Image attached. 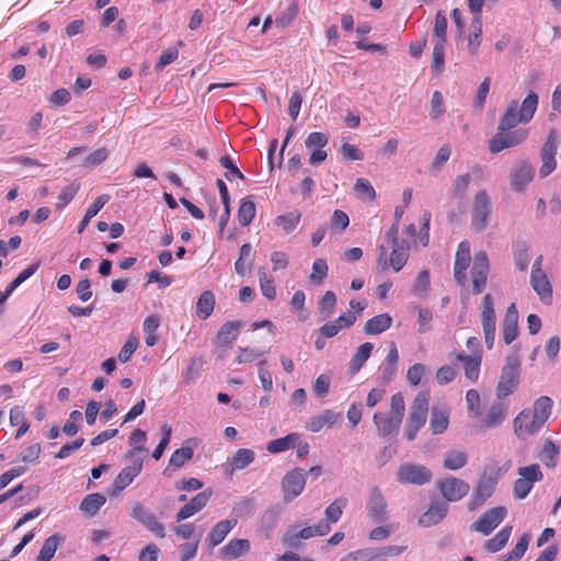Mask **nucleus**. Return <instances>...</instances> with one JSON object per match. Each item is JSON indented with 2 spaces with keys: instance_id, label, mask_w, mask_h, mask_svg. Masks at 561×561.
Segmentation results:
<instances>
[{
  "instance_id": "54",
  "label": "nucleus",
  "mask_w": 561,
  "mask_h": 561,
  "mask_svg": "<svg viewBox=\"0 0 561 561\" xmlns=\"http://www.w3.org/2000/svg\"><path fill=\"white\" fill-rule=\"evenodd\" d=\"M147 440L146 432L136 428L133 431V433L129 436V445L133 447V449L128 450L126 454V457L131 458L135 456L136 453L145 451L142 444Z\"/></svg>"
},
{
  "instance_id": "46",
  "label": "nucleus",
  "mask_w": 561,
  "mask_h": 561,
  "mask_svg": "<svg viewBox=\"0 0 561 561\" xmlns=\"http://www.w3.org/2000/svg\"><path fill=\"white\" fill-rule=\"evenodd\" d=\"M256 213L255 204L250 197L243 198L238 208V221L242 227H247L254 219Z\"/></svg>"
},
{
  "instance_id": "56",
  "label": "nucleus",
  "mask_w": 561,
  "mask_h": 561,
  "mask_svg": "<svg viewBox=\"0 0 561 561\" xmlns=\"http://www.w3.org/2000/svg\"><path fill=\"white\" fill-rule=\"evenodd\" d=\"M259 280L263 296L270 300L275 299L276 289L273 285V279L266 274L264 270L259 271Z\"/></svg>"
},
{
  "instance_id": "33",
  "label": "nucleus",
  "mask_w": 561,
  "mask_h": 561,
  "mask_svg": "<svg viewBox=\"0 0 561 561\" xmlns=\"http://www.w3.org/2000/svg\"><path fill=\"white\" fill-rule=\"evenodd\" d=\"M106 503V497L101 493L88 494L80 503V511L89 517H94Z\"/></svg>"
},
{
  "instance_id": "48",
  "label": "nucleus",
  "mask_w": 561,
  "mask_h": 561,
  "mask_svg": "<svg viewBox=\"0 0 561 561\" xmlns=\"http://www.w3.org/2000/svg\"><path fill=\"white\" fill-rule=\"evenodd\" d=\"M559 456V446L552 440L547 439L543 443L542 450L540 453V460L548 468H554Z\"/></svg>"
},
{
  "instance_id": "25",
  "label": "nucleus",
  "mask_w": 561,
  "mask_h": 561,
  "mask_svg": "<svg viewBox=\"0 0 561 561\" xmlns=\"http://www.w3.org/2000/svg\"><path fill=\"white\" fill-rule=\"evenodd\" d=\"M448 504L443 501H433L428 510L420 517L419 524L424 527H430L438 524L447 514Z\"/></svg>"
},
{
  "instance_id": "5",
  "label": "nucleus",
  "mask_w": 561,
  "mask_h": 561,
  "mask_svg": "<svg viewBox=\"0 0 561 561\" xmlns=\"http://www.w3.org/2000/svg\"><path fill=\"white\" fill-rule=\"evenodd\" d=\"M517 473L519 478L514 482L513 493L515 499L523 500L528 496L534 484L543 479V474L537 463L520 467L518 468Z\"/></svg>"
},
{
  "instance_id": "39",
  "label": "nucleus",
  "mask_w": 561,
  "mask_h": 561,
  "mask_svg": "<svg viewBox=\"0 0 561 561\" xmlns=\"http://www.w3.org/2000/svg\"><path fill=\"white\" fill-rule=\"evenodd\" d=\"M374 345L370 342H366L358 346L356 353L353 355L350 363L351 374H356L360 370L365 362L369 358L373 352Z\"/></svg>"
},
{
  "instance_id": "18",
  "label": "nucleus",
  "mask_w": 561,
  "mask_h": 561,
  "mask_svg": "<svg viewBox=\"0 0 561 561\" xmlns=\"http://www.w3.org/2000/svg\"><path fill=\"white\" fill-rule=\"evenodd\" d=\"M542 426L541 423H537V419H535L530 410H523L513 421L514 432L518 438L534 435Z\"/></svg>"
},
{
  "instance_id": "44",
  "label": "nucleus",
  "mask_w": 561,
  "mask_h": 561,
  "mask_svg": "<svg viewBox=\"0 0 561 561\" xmlns=\"http://www.w3.org/2000/svg\"><path fill=\"white\" fill-rule=\"evenodd\" d=\"M336 306V295L332 290L325 291L318 302V309L321 320L330 319Z\"/></svg>"
},
{
  "instance_id": "15",
  "label": "nucleus",
  "mask_w": 561,
  "mask_h": 561,
  "mask_svg": "<svg viewBox=\"0 0 561 561\" xmlns=\"http://www.w3.org/2000/svg\"><path fill=\"white\" fill-rule=\"evenodd\" d=\"M367 514L377 524L385 523L389 518L386 500L378 488H373L369 492Z\"/></svg>"
},
{
  "instance_id": "4",
  "label": "nucleus",
  "mask_w": 561,
  "mask_h": 561,
  "mask_svg": "<svg viewBox=\"0 0 561 561\" xmlns=\"http://www.w3.org/2000/svg\"><path fill=\"white\" fill-rule=\"evenodd\" d=\"M492 214V203L485 190L476 193L471 207V228L482 232L489 225Z\"/></svg>"
},
{
  "instance_id": "28",
  "label": "nucleus",
  "mask_w": 561,
  "mask_h": 561,
  "mask_svg": "<svg viewBox=\"0 0 561 561\" xmlns=\"http://www.w3.org/2000/svg\"><path fill=\"white\" fill-rule=\"evenodd\" d=\"M242 327L240 321H227L218 330L215 343L218 346H229L238 337L239 331Z\"/></svg>"
},
{
  "instance_id": "17",
  "label": "nucleus",
  "mask_w": 561,
  "mask_h": 561,
  "mask_svg": "<svg viewBox=\"0 0 561 561\" xmlns=\"http://www.w3.org/2000/svg\"><path fill=\"white\" fill-rule=\"evenodd\" d=\"M141 470L142 460L140 458L135 459L133 461V465L122 469V471L114 479L112 490L110 492L111 496H116L121 491L128 486L134 481V479L141 472Z\"/></svg>"
},
{
  "instance_id": "35",
  "label": "nucleus",
  "mask_w": 561,
  "mask_h": 561,
  "mask_svg": "<svg viewBox=\"0 0 561 561\" xmlns=\"http://www.w3.org/2000/svg\"><path fill=\"white\" fill-rule=\"evenodd\" d=\"M300 438V434L298 433H290L286 435L285 437L276 438L271 440L266 449L271 454H278L286 450H289L294 447H296V444H298V440Z\"/></svg>"
},
{
  "instance_id": "38",
  "label": "nucleus",
  "mask_w": 561,
  "mask_h": 561,
  "mask_svg": "<svg viewBox=\"0 0 561 561\" xmlns=\"http://www.w3.org/2000/svg\"><path fill=\"white\" fill-rule=\"evenodd\" d=\"M248 539H232L222 547L221 553L227 559H237L250 550Z\"/></svg>"
},
{
  "instance_id": "31",
  "label": "nucleus",
  "mask_w": 561,
  "mask_h": 561,
  "mask_svg": "<svg viewBox=\"0 0 561 561\" xmlns=\"http://www.w3.org/2000/svg\"><path fill=\"white\" fill-rule=\"evenodd\" d=\"M392 324V317L389 313H380L369 319L364 327L368 335L380 334L387 331Z\"/></svg>"
},
{
  "instance_id": "3",
  "label": "nucleus",
  "mask_w": 561,
  "mask_h": 561,
  "mask_svg": "<svg viewBox=\"0 0 561 561\" xmlns=\"http://www.w3.org/2000/svg\"><path fill=\"white\" fill-rule=\"evenodd\" d=\"M522 364L517 355H508L501 370L500 380L496 386V397L503 400L514 393L519 385Z\"/></svg>"
},
{
  "instance_id": "50",
  "label": "nucleus",
  "mask_w": 561,
  "mask_h": 561,
  "mask_svg": "<svg viewBox=\"0 0 561 561\" xmlns=\"http://www.w3.org/2000/svg\"><path fill=\"white\" fill-rule=\"evenodd\" d=\"M431 68L436 75L442 73L445 69V43L442 39L435 42Z\"/></svg>"
},
{
  "instance_id": "6",
  "label": "nucleus",
  "mask_w": 561,
  "mask_h": 561,
  "mask_svg": "<svg viewBox=\"0 0 561 561\" xmlns=\"http://www.w3.org/2000/svg\"><path fill=\"white\" fill-rule=\"evenodd\" d=\"M433 478L432 471L423 465L404 462L397 471V481L401 484L423 485Z\"/></svg>"
},
{
  "instance_id": "40",
  "label": "nucleus",
  "mask_w": 561,
  "mask_h": 561,
  "mask_svg": "<svg viewBox=\"0 0 561 561\" xmlns=\"http://www.w3.org/2000/svg\"><path fill=\"white\" fill-rule=\"evenodd\" d=\"M552 405V400L547 396H542L534 402V410L531 414L537 419V423H541L543 425L548 421Z\"/></svg>"
},
{
  "instance_id": "2",
  "label": "nucleus",
  "mask_w": 561,
  "mask_h": 561,
  "mask_svg": "<svg viewBox=\"0 0 561 561\" xmlns=\"http://www.w3.org/2000/svg\"><path fill=\"white\" fill-rule=\"evenodd\" d=\"M430 392L421 391L410 405V412L404 432L408 440H413L417 432L425 425L428 413Z\"/></svg>"
},
{
  "instance_id": "47",
  "label": "nucleus",
  "mask_w": 561,
  "mask_h": 561,
  "mask_svg": "<svg viewBox=\"0 0 561 561\" xmlns=\"http://www.w3.org/2000/svg\"><path fill=\"white\" fill-rule=\"evenodd\" d=\"M347 505V500L343 496L335 499L324 511L325 519L329 525L336 523L343 513V508Z\"/></svg>"
},
{
  "instance_id": "24",
  "label": "nucleus",
  "mask_w": 561,
  "mask_h": 561,
  "mask_svg": "<svg viewBox=\"0 0 561 561\" xmlns=\"http://www.w3.org/2000/svg\"><path fill=\"white\" fill-rule=\"evenodd\" d=\"M399 354L394 342H391L389 353L379 366L380 379L383 383L390 382L398 371Z\"/></svg>"
},
{
  "instance_id": "43",
  "label": "nucleus",
  "mask_w": 561,
  "mask_h": 561,
  "mask_svg": "<svg viewBox=\"0 0 561 561\" xmlns=\"http://www.w3.org/2000/svg\"><path fill=\"white\" fill-rule=\"evenodd\" d=\"M468 462V455L461 450H449L444 456L443 466L448 470H459Z\"/></svg>"
},
{
  "instance_id": "52",
  "label": "nucleus",
  "mask_w": 561,
  "mask_h": 561,
  "mask_svg": "<svg viewBox=\"0 0 561 561\" xmlns=\"http://www.w3.org/2000/svg\"><path fill=\"white\" fill-rule=\"evenodd\" d=\"M470 182L471 175L469 173L458 175L451 184L449 192L450 196L453 198L463 199Z\"/></svg>"
},
{
  "instance_id": "26",
  "label": "nucleus",
  "mask_w": 561,
  "mask_h": 561,
  "mask_svg": "<svg viewBox=\"0 0 561 561\" xmlns=\"http://www.w3.org/2000/svg\"><path fill=\"white\" fill-rule=\"evenodd\" d=\"M236 525L237 520L234 519H224L217 523L206 538L209 548L213 549L220 545Z\"/></svg>"
},
{
  "instance_id": "55",
  "label": "nucleus",
  "mask_w": 561,
  "mask_h": 561,
  "mask_svg": "<svg viewBox=\"0 0 561 561\" xmlns=\"http://www.w3.org/2000/svg\"><path fill=\"white\" fill-rule=\"evenodd\" d=\"M204 366V360L201 357L192 358L183 371V378L186 383H192L197 380Z\"/></svg>"
},
{
  "instance_id": "8",
  "label": "nucleus",
  "mask_w": 561,
  "mask_h": 561,
  "mask_svg": "<svg viewBox=\"0 0 561 561\" xmlns=\"http://www.w3.org/2000/svg\"><path fill=\"white\" fill-rule=\"evenodd\" d=\"M481 324L485 344L488 348H492L495 340L496 316L493 307V298L490 294L484 295L482 299Z\"/></svg>"
},
{
  "instance_id": "57",
  "label": "nucleus",
  "mask_w": 561,
  "mask_h": 561,
  "mask_svg": "<svg viewBox=\"0 0 561 561\" xmlns=\"http://www.w3.org/2000/svg\"><path fill=\"white\" fill-rule=\"evenodd\" d=\"M279 512L280 510L278 506L268 507L264 512L261 518V524L266 531H272L276 527Z\"/></svg>"
},
{
  "instance_id": "32",
  "label": "nucleus",
  "mask_w": 561,
  "mask_h": 561,
  "mask_svg": "<svg viewBox=\"0 0 561 561\" xmlns=\"http://www.w3.org/2000/svg\"><path fill=\"white\" fill-rule=\"evenodd\" d=\"M253 250L250 243H244L240 248L239 257L234 263L236 273L240 276L247 275L253 263Z\"/></svg>"
},
{
  "instance_id": "16",
  "label": "nucleus",
  "mask_w": 561,
  "mask_h": 561,
  "mask_svg": "<svg viewBox=\"0 0 561 561\" xmlns=\"http://www.w3.org/2000/svg\"><path fill=\"white\" fill-rule=\"evenodd\" d=\"M470 261V244L468 241H461L458 244L454 265V277L456 283L460 286H465L467 282L466 271L469 267Z\"/></svg>"
},
{
  "instance_id": "21",
  "label": "nucleus",
  "mask_w": 561,
  "mask_h": 561,
  "mask_svg": "<svg viewBox=\"0 0 561 561\" xmlns=\"http://www.w3.org/2000/svg\"><path fill=\"white\" fill-rule=\"evenodd\" d=\"M495 481L491 478L482 479L476 485L471 500L468 503L469 511L480 507L494 492Z\"/></svg>"
},
{
  "instance_id": "63",
  "label": "nucleus",
  "mask_w": 561,
  "mask_h": 561,
  "mask_svg": "<svg viewBox=\"0 0 561 561\" xmlns=\"http://www.w3.org/2000/svg\"><path fill=\"white\" fill-rule=\"evenodd\" d=\"M219 162L222 168L227 169V172L225 173V178L228 181H232L233 178H238L243 180L244 175L243 173L238 169V167L233 163L231 158L229 156H222L219 159Z\"/></svg>"
},
{
  "instance_id": "45",
  "label": "nucleus",
  "mask_w": 561,
  "mask_h": 561,
  "mask_svg": "<svg viewBox=\"0 0 561 561\" xmlns=\"http://www.w3.org/2000/svg\"><path fill=\"white\" fill-rule=\"evenodd\" d=\"M409 257V248L405 245V242L402 241V244L392 245V251L390 254V265L396 272H399L403 268Z\"/></svg>"
},
{
  "instance_id": "36",
  "label": "nucleus",
  "mask_w": 561,
  "mask_h": 561,
  "mask_svg": "<svg viewBox=\"0 0 561 561\" xmlns=\"http://www.w3.org/2000/svg\"><path fill=\"white\" fill-rule=\"evenodd\" d=\"M215 295L210 290L201 294L196 302V314L199 319L206 320L214 311Z\"/></svg>"
},
{
  "instance_id": "41",
  "label": "nucleus",
  "mask_w": 561,
  "mask_h": 561,
  "mask_svg": "<svg viewBox=\"0 0 561 561\" xmlns=\"http://www.w3.org/2000/svg\"><path fill=\"white\" fill-rule=\"evenodd\" d=\"M512 530V526H505L502 528L493 538L485 541L484 549L493 553L502 550L506 546Z\"/></svg>"
},
{
  "instance_id": "12",
  "label": "nucleus",
  "mask_w": 561,
  "mask_h": 561,
  "mask_svg": "<svg viewBox=\"0 0 561 561\" xmlns=\"http://www.w3.org/2000/svg\"><path fill=\"white\" fill-rule=\"evenodd\" d=\"M534 178V167L527 160L519 159L514 163L510 172L511 187L515 192H523Z\"/></svg>"
},
{
  "instance_id": "29",
  "label": "nucleus",
  "mask_w": 561,
  "mask_h": 561,
  "mask_svg": "<svg viewBox=\"0 0 561 561\" xmlns=\"http://www.w3.org/2000/svg\"><path fill=\"white\" fill-rule=\"evenodd\" d=\"M374 423L376 424L381 436L387 437L397 433L400 428L402 420L394 415H382L379 412L374 414Z\"/></svg>"
},
{
  "instance_id": "23",
  "label": "nucleus",
  "mask_w": 561,
  "mask_h": 561,
  "mask_svg": "<svg viewBox=\"0 0 561 561\" xmlns=\"http://www.w3.org/2000/svg\"><path fill=\"white\" fill-rule=\"evenodd\" d=\"M518 335V312L515 304H511L503 320V340L510 345Z\"/></svg>"
},
{
  "instance_id": "22",
  "label": "nucleus",
  "mask_w": 561,
  "mask_h": 561,
  "mask_svg": "<svg viewBox=\"0 0 561 561\" xmlns=\"http://www.w3.org/2000/svg\"><path fill=\"white\" fill-rule=\"evenodd\" d=\"M530 284L533 289L538 294L545 304L550 302L552 288L546 273L541 270V267L534 268L531 271Z\"/></svg>"
},
{
  "instance_id": "7",
  "label": "nucleus",
  "mask_w": 561,
  "mask_h": 561,
  "mask_svg": "<svg viewBox=\"0 0 561 561\" xmlns=\"http://www.w3.org/2000/svg\"><path fill=\"white\" fill-rule=\"evenodd\" d=\"M559 144V134L556 129H550L545 144L540 149L541 167L539 169V175L541 179L548 176L557 168L556 154Z\"/></svg>"
},
{
  "instance_id": "20",
  "label": "nucleus",
  "mask_w": 561,
  "mask_h": 561,
  "mask_svg": "<svg viewBox=\"0 0 561 561\" xmlns=\"http://www.w3.org/2000/svg\"><path fill=\"white\" fill-rule=\"evenodd\" d=\"M450 360L462 362L466 377L471 381H477L480 374L481 355H466L463 353H450L448 355Z\"/></svg>"
},
{
  "instance_id": "27",
  "label": "nucleus",
  "mask_w": 561,
  "mask_h": 561,
  "mask_svg": "<svg viewBox=\"0 0 561 561\" xmlns=\"http://www.w3.org/2000/svg\"><path fill=\"white\" fill-rule=\"evenodd\" d=\"M340 416L341 415L333 410H324L320 414L310 417L306 423V428L312 433H318L323 426H332L335 424Z\"/></svg>"
},
{
  "instance_id": "42",
  "label": "nucleus",
  "mask_w": 561,
  "mask_h": 561,
  "mask_svg": "<svg viewBox=\"0 0 561 561\" xmlns=\"http://www.w3.org/2000/svg\"><path fill=\"white\" fill-rule=\"evenodd\" d=\"M449 424V414L445 410H439L437 408L432 409V417L430 422V427L433 434H442L444 433Z\"/></svg>"
},
{
  "instance_id": "62",
  "label": "nucleus",
  "mask_w": 561,
  "mask_h": 561,
  "mask_svg": "<svg viewBox=\"0 0 561 561\" xmlns=\"http://www.w3.org/2000/svg\"><path fill=\"white\" fill-rule=\"evenodd\" d=\"M328 264L323 259H317L312 264L311 282L321 284L328 275Z\"/></svg>"
},
{
  "instance_id": "10",
  "label": "nucleus",
  "mask_w": 561,
  "mask_h": 561,
  "mask_svg": "<svg viewBox=\"0 0 561 561\" xmlns=\"http://www.w3.org/2000/svg\"><path fill=\"white\" fill-rule=\"evenodd\" d=\"M307 472L301 468H295L288 471L282 480V490L284 501L291 502L300 495L305 489Z\"/></svg>"
},
{
  "instance_id": "58",
  "label": "nucleus",
  "mask_w": 561,
  "mask_h": 561,
  "mask_svg": "<svg viewBox=\"0 0 561 561\" xmlns=\"http://www.w3.org/2000/svg\"><path fill=\"white\" fill-rule=\"evenodd\" d=\"M161 432H162V437L160 439V443L158 444V446L156 447V449L152 453V458L154 460H159L162 457L165 448L168 447L170 439H171L172 427L169 424L164 423L161 426Z\"/></svg>"
},
{
  "instance_id": "34",
  "label": "nucleus",
  "mask_w": 561,
  "mask_h": 561,
  "mask_svg": "<svg viewBox=\"0 0 561 561\" xmlns=\"http://www.w3.org/2000/svg\"><path fill=\"white\" fill-rule=\"evenodd\" d=\"M65 541V538L62 536H59L57 534H54L45 539L38 556L36 557V561H50L57 549L61 546V543Z\"/></svg>"
},
{
  "instance_id": "53",
  "label": "nucleus",
  "mask_w": 561,
  "mask_h": 561,
  "mask_svg": "<svg viewBox=\"0 0 561 561\" xmlns=\"http://www.w3.org/2000/svg\"><path fill=\"white\" fill-rule=\"evenodd\" d=\"M194 455V449L190 446H182L181 448L173 451L170 457L169 466L174 468H181L185 462L191 460Z\"/></svg>"
},
{
  "instance_id": "14",
  "label": "nucleus",
  "mask_w": 561,
  "mask_h": 561,
  "mask_svg": "<svg viewBox=\"0 0 561 561\" xmlns=\"http://www.w3.org/2000/svg\"><path fill=\"white\" fill-rule=\"evenodd\" d=\"M437 488L443 497L448 502H457L461 500L470 490V485L466 481L455 477L442 479L438 481Z\"/></svg>"
},
{
  "instance_id": "30",
  "label": "nucleus",
  "mask_w": 561,
  "mask_h": 561,
  "mask_svg": "<svg viewBox=\"0 0 561 561\" xmlns=\"http://www.w3.org/2000/svg\"><path fill=\"white\" fill-rule=\"evenodd\" d=\"M507 414V405L500 399L493 402L488 410L483 424L488 428H493L502 424Z\"/></svg>"
},
{
  "instance_id": "59",
  "label": "nucleus",
  "mask_w": 561,
  "mask_h": 561,
  "mask_svg": "<svg viewBox=\"0 0 561 561\" xmlns=\"http://www.w3.org/2000/svg\"><path fill=\"white\" fill-rule=\"evenodd\" d=\"M110 152L106 148H99L84 158L83 167L94 168L107 160Z\"/></svg>"
},
{
  "instance_id": "11",
  "label": "nucleus",
  "mask_w": 561,
  "mask_h": 561,
  "mask_svg": "<svg viewBox=\"0 0 561 561\" xmlns=\"http://www.w3.org/2000/svg\"><path fill=\"white\" fill-rule=\"evenodd\" d=\"M129 515L131 518L141 524L148 531L156 535L158 538L165 537V527L158 520V518L142 504L137 503L134 505Z\"/></svg>"
},
{
  "instance_id": "1",
  "label": "nucleus",
  "mask_w": 561,
  "mask_h": 561,
  "mask_svg": "<svg viewBox=\"0 0 561 561\" xmlns=\"http://www.w3.org/2000/svg\"><path fill=\"white\" fill-rule=\"evenodd\" d=\"M538 107V95L530 91L519 104L512 100L500 118L496 134L489 141V150L499 153L506 148L522 145L528 137L527 129H514L518 124L529 123Z\"/></svg>"
},
{
  "instance_id": "13",
  "label": "nucleus",
  "mask_w": 561,
  "mask_h": 561,
  "mask_svg": "<svg viewBox=\"0 0 561 561\" xmlns=\"http://www.w3.org/2000/svg\"><path fill=\"white\" fill-rule=\"evenodd\" d=\"M331 530L328 522L320 520L313 526L304 527L296 531L295 529L289 530L285 534L283 542L289 547L297 548L301 539H309L316 536H324Z\"/></svg>"
},
{
  "instance_id": "64",
  "label": "nucleus",
  "mask_w": 561,
  "mask_h": 561,
  "mask_svg": "<svg viewBox=\"0 0 561 561\" xmlns=\"http://www.w3.org/2000/svg\"><path fill=\"white\" fill-rule=\"evenodd\" d=\"M355 192L362 197L373 201L376 197V192L370 182L366 179H357L354 185Z\"/></svg>"
},
{
  "instance_id": "61",
  "label": "nucleus",
  "mask_w": 561,
  "mask_h": 561,
  "mask_svg": "<svg viewBox=\"0 0 561 561\" xmlns=\"http://www.w3.org/2000/svg\"><path fill=\"white\" fill-rule=\"evenodd\" d=\"M79 188H80L79 184H76V183H71V184L65 186L58 196V202L56 204V207L58 209L64 208L68 203H70L73 199V197L76 196Z\"/></svg>"
},
{
  "instance_id": "49",
  "label": "nucleus",
  "mask_w": 561,
  "mask_h": 561,
  "mask_svg": "<svg viewBox=\"0 0 561 561\" xmlns=\"http://www.w3.org/2000/svg\"><path fill=\"white\" fill-rule=\"evenodd\" d=\"M471 32L469 34V51L474 55L481 44L482 21L480 15H476L470 24Z\"/></svg>"
},
{
  "instance_id": "19",
  "label": "nucleus",
  "mask_w": 561,
  "mask_h": 561,
  "mask_svg": "<svg viewBox=\"0 0 561 561\" xmlns=\"http://www.w3.org/2000/svg\"><path fill=\"white\" fill-rule=\"evenodd\" d=\"M211 496L210 490H205L196 494L187 504L179 510L175 515L176 522H182L202 511Z\"/></svg>"
},
{
  "instance_id": "51",
  "label": "nucleus",
  "mask_w": 561,
  "mask_h": 561,
  "mask_svg": "<svg viewBox=\"0 0 561 561\" xmlns=\"http://www.w3.org/2000/svg\"><path fill=\"white\" fill-rule=\"evenodd\" d=\"M301 214L298 210L277 216L275 225L280 227L286 233L291 232L300 221Z\"/></svg>"
},
{
  "instance_id": "37",
  "label": "nucleus",
  "mask_w": 561,
  "mask_h": 561,
  "mask_svg": "<svg viewBox=\"0 0 561 561\" xmlns=\"http://www.w3.org/2000/svg\"><path fill=\"white\" fill-rule=\"evenodd\" d=\"M255 454L248 448L238 449L237 453L229 459L230 473L234 470H242L254 461Z\"/></svg>"
},
{
  "instance_id": "60",
  "label": "nucleus",
  "mask_w": 561,
  "mask_h": 561,
  "mask_svg": "<svg viewBox=\"0 0 561 561\" xmlns=\"http://www.w3.org/2000/svg\"><path fill=\"white\" fill-rule=\"evenodd\" d=\"M139 345V341L136 336L134 335H129L127 341L125 342V344L123 345V347L121 348L119 353H118V360L121 363H127L131 355L134 354V352L137 350Z\"/></svg>"
},
{
  "instance_id": "9",
  "label": "nucleus",
  "mask_w": 561,
  "mask_h": 561,
  "mask_svg": "<svg viewBox=\"0 0 561 561\" xmlns=\"http://www.w3.org/2000/svg\"><path fill=\"white\" fill-rule=\"evenodd\" d=\"M507 510L504 506H496L485 511L471 526V530L484 536L490 535L506 517Z\"/></svg>"
}]
</instances>
